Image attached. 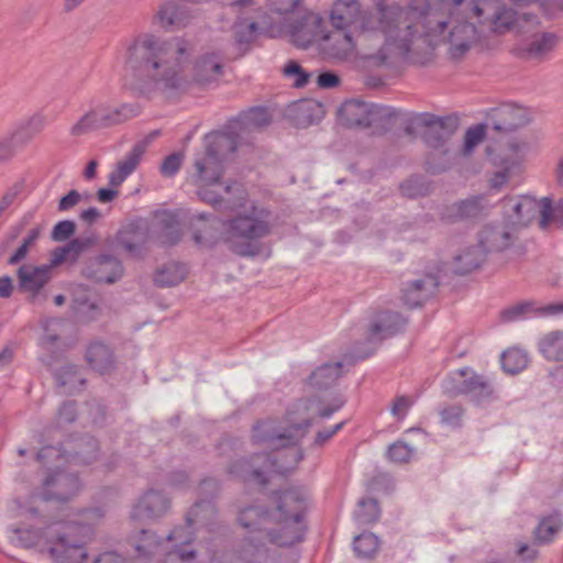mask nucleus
I'll use <instances>...</instances> for the list:
<instances>
[{"label": "nucleus", "mask_w": 563, "mask_h": 563, "mask_svg": "<svg viewBox=\"0 0 563 563\" xmlns=\"http://www.w3.org/2000/svg\"><path fill=\"white\" fill-rule=\"evenodd\" d=\"M156 133L144 137L143 140L137 141L132 145L130 151L120 159L113 170L109 174V185L112 187L121 186L126 178L136 170L140 165L146 150Z\"/></svg>", "instance_id": "obj_17"}, {"label": "nucleus", "mask_w": 563, "mask_h": 563, "mask_svg": "<svg viewBox=\"0 0 563 563\" xmlns=\"http://www.w3.org/2000/svg\"><path fill=\"white\" fill-rule=\"evenodd\" d=\"M186 272L178 264H168L158 269L155 275V283L161 286H175L184 280Z\"/></svg>", "instance_id": "obj_45"}, {"label": "nucleus", "mask_w": 563, "mask_h": 563, "mask_svg": "<svg viewBox=\"0 0 563 563\" xmlns=\"http://www.w3.org/2000/svg\"><path fill=\"white\" fill-rule=\"evenodd\" d=\"M60 386L65 387L68 393L76 391L85 384V378L75 365H65L56 374Z\"/></svg>", "instance_id": "obj_43"}, {"label": "nucleus", "mask_w": 563, "mask_h": 563, "mask_svg": "<svg viewBox=\"0 0 563 563\" xmlns=\"http://www.w3.org/2000/svg\"><path fill=\"white\" fill-rule=\"evenodd\" d=\"M343 401L339 397H333L329 402L322 404L313 399H300L292 404L286 412L285 424L290 438L295 441L302 437L307 428L317 417L327 418L339 410Z\"/></svg>", "instance_id": "obj_8"}, {"label": "nucleus", "mask_w": 563, "mask_h": 563, "mask_svg": "<svg viewBox=\"0 0 563 563\" xmlns=\"http://www.w3.org/2000/svg\"><path fill=\"white\" fill-rule=\"evenodd\" d=\"M86 275L97 283L112 284L123 275L121 262L112 256H99L86 269Z\"/></svg>", "instance_id": "obj_26"}, {"label": "nucleus", "mask_w": 563, "mask_h": 563, "mask_svg": "<svg viewBox=\"0 0 563 563\" xmlns=\"http://www.w3.org/2000/svg\"><path fill=\"white\" fill-rule=\"evenodd\" d=\"M412 450L402 442H396L389 446L388 457L396 463H404L411 457Z\"/></svg>", "instance_id": "obj_55"}, {"label": "nucleus", "mask_w": 563, "mask_h": 563, "mask_svg": "<svg viewBox=\"0 0 563 563\" xmlns=\"http://www.w3.org/2000/svg\"><path fill=\"white\" fill-rule=\"evenodd\" d=\"M170 508L169 498L158 490L146 492L134 508L135 517L157 518Z\"/></svg>", "instance_id": "obj_28"}, {"label": "nucleus", "mask_w": 563, "mask_h": 563, "mask_svg": "<svg viewBox=\"0 0 563 563\" xmlns=\"http://www.w3.org/2000/svg\"><path fill=\"white\" fill-rule=\"evenodd\" d=\"M559 38L553 33L533 34L523 47V52L531 58H541L551 53L558 45Z\"/></svg>", "instance_id": "obj_34"}, {"label": "nucleus", "mask_w": 563, "mask_h": 563, "mask_svg": "<svg viewBox=\"0 0 563 563\" xmlns=\"http://www.w3.org/2000/svg\"><path fill=\"white\" fill-rule=\"evenodd\" d=\"M155 22L163 29H183L194 20V14L176 0L164 1L154 15Z\"/></svg>", "instance_id": "obj_22"}, {"label": "nucleus", "mask_w": 563, "mask_h": 563, "mask_svg": "<svg viewBox=\"0 0 563 563\" xmlns=\"http://www.w3.org/2000/svg\"><path fill=\"white\" fill-rule=\"evenodd\" d=\"M323 20L320 15L307 12L295 23H290L286 27V32L290 41L299 46H309L317 37H322Z\"/></svg>", "instance_id": "obj_20"}, {"label": "nucleus", "mask_w": 563, "mask_h": 563, "mask_svg": "<svg viewBox=\"0 0 563 563\" xmlns=\"http://www.w3.org/2000/svg\"><path fill=\"white\" fill-rule=\"evenodd\" d=\"M86 361L95 372L106 374L115 366V358L112 350L102 342H92L86 351Z\"/></svg>", "instance_id": "obj_29"}, {"label": "nucleus", "mask_w": 563, "mask_h": 563, "mask_svg": "<svg viewBox=\"0 0 563 563\" xmlns=\"http://www.w3.org/2000/svg\"><path fill=\"white\" fill-rule=\"evenodd\" d=\"M307 494L298 488H291L275 497V507L271 515H280L288 518H302L307 509Z\"/></svg>", "instance_id": "obj_23"}, {"label": "nucleus", "mask_w": 563, "mask_h": 563, "mask_svg": "<svg viewBox=\"0 0 563 563\" xmlns=\"http://www.w3.org/2000/svg\"><path fill=\"white\" fill-rule=\"evenodd\" d=\"M500 170L496 172L489 179V185L494 189H500L506 186L509 179L519 173L518 170H509L507 166H497Z\"/></svg>", "instance_id": "obj_56"}, {"label": "nucleus", "mask_w": 563, "mask_h": 563, "mask_svg": "<svg viewBox=\"0 0 563 563\" xmlns=\"http://www.w3.org/2000/svg\"><path fill=\"white\" fill-rule=\"evenodd\" d=\"M269 123L268 114L265 110L256 109L250 111L244 119L239 122V126L234 131H229L228 133H233L236 135V140L253 130L261 129L263 126H266Z\"/></svg>", "instance_id": "obj_39"}, {"label": "nucleus", "mask_w": 563, "mask_h": 563, "mask_svg": "<svg viewBox=\"0 0 563 563\" xmlns=\"http://www.w3.org/2000/svg\"><path fill=\"white\" fill-rule=\"evenodd\" d=\"M489 205L483 197L465 199L453 207L454 217L459 220L477 219L487 213Z\"/></svg>", "instance_id": "obj_35"}, {"label": "nucleus", "mask_w": 563, "mask_h": 563, "mask_svg": "<svg viewBox=\"0 0 563 563\" xmlns=\"http://www.w3.org/2000/svg\"><path fill=\"white\" fill-rule=\"evenodd\" d=\"M476 19L497 34L520 25L518 13L503 0H433L424 18V45L445 43L452 58H461L477 38L476 29L465 15Z\"/></svg>", "instance_id": "obj_4"}, {"label": "nucleus", "mask_w": 563, "mask_h": 563, "mask_svg": "<svg viewBox=\"0 0 563 563\" xmlns=\"http://www.w3.org/2000/svg\"><path fill=\"white\" fill-rule=\"evenodd\" d=\"M96 243L95 239L88 238L85 240L74 239L66 246L58 250L53 260V264H57L68 256L77 257L81 252L92 246Z\"/></svg>", "instance_id": "obj_46"}, {"label": "nucleus", "mask_w": 563, "mask_h": 563, "mask_svg": "<svg viewBox=\"0 0 563 563\" xmlns=\"http://www.w3.org/2000/svg\"><path fill=\"white\" fill-rule=\"evenodd\" d=\"M487 251L481 242L460 250L453 257V271L455 274L465 275L481 267L485 261Z\"/></svg>", "instance_id": "obj_27"}, {"label": "nucleus", "mask_w": 563, "mask_h": 563, "mask_svg": "<svg viewBox=\"0 0 563 563\" xmlns=\"http://www.w3.org/2000/svg\"><path fill=\"white\" fill-rule=\"evenodd\" d=\"M100 130L121 125L141 113V107L137 103H121L110 106L98 103L91 107Z\"/></svg>", "instance_id": "obj_18"}, {"label": "nucleus", "mask_w": 563, "mask_h": 563, "mask_svg": "<svg viewBox=\"0 0 563 563\" xmlns=\"http://www.w3.org/2000/svg\"><path fill=\"white\" fill-rule=\"evenodd\" d=\"M191 42L180 35L159 38L153 33L134 36L125 47L123 68L125 87L135 97L172 99L188 87L216 88L225 73V57L220 48H206L192 57Z\"/></svg>", "instance_id": "obj_2"}, {"label": "nucleus", "mask_w": 563, "mask_h": 563, "mask_svg": "<svg viewBox=\"0 0 563 563\" xmlns=\"http://www.w3.org/2000/svg\"><path fill=\"white\" fill-rule=\"evenodd\" d=\"M530 122L529 111L518 104H505L492 118V129L496 135H515L514 132Z\"/></svg>", "instance_id": "obj_16"}, {"label": "nucleus", "mask_w": 563, "mask_h": 563, "mask_svg": "<svg viewBox=\"0 0 563 563\" xmlns=\"http://www.w3.org/2000/svg\"><path fill=\"white\" fill-rule=\"evenodd\" d=\"M527 148V142L519 135H494L486 146V155L494 166L520 172Z\"/></svg>", "instance_id": "obj_10"}, {"label": "nucleus", "mask_w": 563, "mask_h": 563, "mask_svg": "<svg viewBox=\"0 0 563 563\" xmlns=\"http://www.w3.org/2000/svg\"><path fill=\"white\" fill-rule=\"evenodd\" d=\"M413 401L410 397L407 396H397L390 405V413L398 421H401L406 418L409 412Z\"/></svg>", "instance_id": "obj_53"}, {"label": "nucleus", "mask_w": 563, "mask_h": 563, "mask_svg": "<svg viewBox=\"0 0 563 563\" xmlns=\"http://www.w3.org/2000/svg\"><path fill=\"white\" fill-rule=\"evenodd\" d=\"M236 148L235 134L213 133L206 137L203 146L194 154L189 177L202 200L211 205L231 202L230 195L235 187L225 184L222 178L227 162Z\"/></svg>", "instance_id": "obj_5"}, {"label": "nucleus", "mask_w": 563, "mask_h": 563, "mask_svg": "<svg viewBox=\"0 0 563 563\" xmlns=\"http://www.w3.org/2000/svg\"><path fill=\"white\" fill-rule=\"evenodd\" d=\"M324 110L321 103L314 100H305L295 103L290 110L289 115L298 126H308L322 119Z\"/></svg>", "instance_id": "obj_31"}, {"label": "nucleus", "mask_w": 563, "mask_h": 563, "mask_svg": "<svg viewBox=\"0 0 563 563\" xmlns=\"http://www.w3.org/2000/svg\"><path fill=\"white\" fill-rule=\"evenodd\" d=\"M51 265L24 264L16 272L19 289L26 294L30 300L35 301L52 277Z\"/></svg>", "instance_id": "obj_12"}, {"label": "nucleus", "mask_w": 563, "mask_h": 563, "mask_svg": "<svg viewBox=\"0 0 563 563\" xmlns=\"http://www.w3.org/2000/svg\"><path fill=\"white\" fill-rule=\"evenodd\" d=\"M426 143L429 148L426 161L429 169L433 173L448 169L455 156L449 141L442 137H428Z\"/></svg>", "instance_id": "obj_25"}, {"label": "nucleus", "mask_w": 563, "mask_h": 563, "mask_svg": "<svg viewBox=\"0 0 563 563\" xmlns=\"http://www.w3.org/2000/svg\"><path fill=\"white\" fill-rule=\"evenodd\" d=\"M439 268L435 264L426 265L418 276L402 289V298L410 307L419 306L427 295L438 286Z\"/></svg>", "instance_id": "obj_15"}, {"label": "nucleus", "mask_w": 563, "mask_h": 563, "mask_svg": "<svg viewBox=\"0 0 563 563\" xmlns=\"http://www.w3.org/2000/svg\"><path fill=\"white\" fill-rule=\"evenodd\" d=\"M98 452V443L89 437H76L59 446H45L37 459L47 467L41 486L14 500L16 516L27 523L9 530L10 542L33 551L51 563H87V542L92 530L70 518L66 506L81 489L79 477L66 470L74 462L88 464Z\"/></svg>", "instance_id": "obj_1"}, {"label": "nucleus", "mask_w": 563, "mask_h": 563, "mask_svg": "<svg viewBox=\"0 0 563 563\" xmlns=\"http://www.w3.org/2000/svg\"><path fill=\"white\" fill-rule=\"evenodd\" d=\"M284 75L292 79L296 87L305 86L310 77V74L306 73L302 67L295 60H289L284 67Z\"/></svg>", "instance_id": "obj_51"}, {"label": "nucleus", "mask_w": 563, "mask_h": 563, "mask_svg": "<svg viewBox=\"0 0 563 563\" xmlns=\"http://www.w3.org/2000/svg\"><path fill=\"white\" fill-rule=\"evenodd\" d=\"M271 511L265 512L257 507L244 508L239 515L240 525L246 529L263 527L265 530H267L268 523H271Z\"/></svg>", "instance_id": "obj_42"}, {"label": "nucleus", "mask_w": 563, "mask_h": 563, "mask_svg": "<svg viewBox=\"0 0 563 563\" xmlns=\"http://www.w3.org/2000/svg\"><path fill=\"white\" fill-rule=\"evenodd\" d=\"M429 0H408L379 2L366 12L360 0H334L329 21L333 29L358 30L364 56L377 64H386L424 45Z\"/></svg>", "instance_id": "obj_3"}, {"label": "nucleus", "mask_w": 563, "mask_h": 563, "mask_svg": "<svg viewBox=\"0 0 563 563\" xmlns=\"http://www.w3.org/2000/svg\"><path fill=\"white\" fill-rule=\"evenodd\" d=\"M402 325L404 319L398 313L383 311L371 321L369 334L374 339H384L398 332Z\"/></svg>", "instance_id": "obj_30"}, {"label": "nucleus", "mask_w": 563, "mask_h": 563, "mask_svg": "<svg viewBox=\"0 0 563 563\" xmlns=\"http://www.w3.org/2000/svg\"><path fill=\"white\" fill-rule=\"evenodd\" d=\"M216 219H207L205 214H198L192 223L194 238L197 243H202L213 236L217 225Z\"/></svg>", "instance_id": "obj_47"}, {"label": "nucleus", "mask_w": 563, "mask_h": 563, "mask_svg": "<svg viewBox=\"0 0 563 563\" xmlns=\"http://www.w3.org/2000/svg\"><path fill=\"white\" fill-rule=\"evenodd\" d=\"M76 419V410L73 405L65 404L58 411L57 423L63 426L68 422H73Z\"/></svg>", "instance_id": "obj_64"}, {"label": "nucleus", "mask_w": 563, "mask_h": 563, "mask_svg": "<svg viewBox=\"0 0 563 563\" xmlns=\"http://www.w3.org/2000/svg\"><path fill=\"white\" fill-rule=\"evenodd\" d=\"M274 461L267 453L253 454L249 457L234 461L228 473L235 479L244 483L266 484L269 473L274 468Z\"/></svg>", "instance_id": "obj_11"}, {"label": "nucleus", "mask_w": 563, "mask_h": 563, "mask_svg": "<svg viewBox=\"0 0 563 563\" xmlns=\"http://www.w3.org/2000/svg\"><path fill=\"white\" fill-rule=\"evenodd\" d=\"M81 200V195L77 190H70L58 201V211L65 212L74 208Z\"/></svg>", "instance_id": "obj_60"}, {"label": "nucleus", "mask_w": 563, "mask_h": 563, "mask_svg": "<svg viewBox=\"0 0 563 563\" xmlns=\"http://www.w3.org/2000/svg\"><path fill=\"white\" fill-rule=\"evenodd\" d=\"M40 236V229H33L29 232L27 236L23 240L22 244L18 247V250L12 254V256L8 260L9 264L13 265L22 260H24L29 253V249L31 245Z\"/></svg>", "instance_id": "obj_52"}, {"label": "nucleus", "mask_w": 563, "mask_h": 563, "mask_svg": "<svg viewBox=\"0 0 563 563\" xmlns=\"http://www.w3.org/2000/svg\"><path fill=\"white\" fill-rule=\"evenodd\" d=\"M321 38L322 49L330 58L347 60L356 55L357 43L352 31L333 29Z\"/></svg>", "instance_id": "obj_19"}, {"label": "nucleus", "mask_w": 563, "mask_h": 563, "mask_svg": "<svg viewBox=\"0 0 563 563\" xmlns=\"http://www.w3.org/2000/svg\"><path fill=\"white\" fill-rule=\"evenodd\" d=\"M99 130L100 128L97 123L96 117L91 108H89L78 118L76 122L71 124L69 128V134L73 137H80Z\"/></svg>", "instance_id": "obj_44"}, {"label": "nucleus", "mask_w": 563, "mask_h": 563, "mask_svg": "<svg viewBox=\"0 0 563 563\" xmlns=\"http://www.w3.org/2000/svg\"><path fill=\"white\" fill-rule=\"evenodd\" d=\"M120 247L131 255H137L144 244L143 234L133 227L120 230L115 236Z\"/></svg>", "instance_id": "obj_40"}, {"label": "nucleus", "mask_w": 563, "mask_h": 563, "mask_svg": "<svg viewBox=\"0 0 563 563\" xmlns=\"http://www.w3.org/2000/svg\"><path fill=\"white\" fill-rule=\"evenodd\" d=\"M234 198L230 196L232 207H241L233 218L222 223L221 239L227 247L241 256H256L263 245L260 239L269 233V223L267 211L255 206L245 197L242 188L235 186Z\"/></svg>", "instance_id": "obj_6"}, {"label": "nucleus", "mask_w": 563, "mask_h": 563, "mask_svg": "<svg viewBox=\"0 0 563 563\" xmlns=\"http://www.w3.org/2000/svg\"><path fill=\"white\" fill-rule=\"evenodd\" d=\"M563 528V519L558 514H552L540 520L534 529V541L538 544H545L555 538Z\"/></svg>", "instance_id": "obj_36"}, {"label": "nucleus", "mask_w": 563, "mask_h": 563, "mask_svg": "<svg viewBox=\"0 0 563 563\" xmlns=\"http://www.w3.org/2000/svg\"><path fill=\"white\" fill-rule=\"evenodd\" d=\"M552 214L553 208L549 198L538 200L530 196H520L504 202V218L518 231L529 225L537 216H540V225L545 228Z\"/></svg>", "instance_id": "obj_9"}, {"label": "nucleus", "mask_w": 563, "mask_h": 563, "mask_svg": "<svg viewBox=\"0 0 563 563\" xmlns=\"http://www.w3.org/2000/svg\"><path fill=\"white\" fill-rule=\"evenodd\" d=\"M251 439L254 445L269 450L285 446L294 441L285 424L274 419L258 421L253 427Z\"/></svg>", "instance_id": "obj_14"}, {"label": "nucleus", "mask_w": 563, "mask_h": 563, "mask_svg": "<svg viewBox=\"0 0 563 563\" xmlns=\"http://www.w3.org/2000/svg\"><path fill=\"white\" fill-rule=\"evenodd\" d=\"M162 540L154 533L142 531L133 539V547L140 558H151L158 553Z\"/></svg>", "instance_id": "obj_41"}, {"label": "nucleus", "mask_w": 563, "mask_h": 563, "mask_svg": "<svg viewBox=\"0 0 563 563\" xmlns=\"http://www.w3.org/2000/svg\"><path fill=\"white\" fill-rule=\"evenodd\" d=\"M340 77L335 73L327 71L318 76L317 84L319 87L329 89L340 85Z\"/></svg>", "instance_id": "obj_63"}, {"label": "nucleus", "mask_w": 563, "mask_h": 563, "mask_svg": "<svg viewBox=\"0 0 563 563\" xmlns=\"http://www.w3.org/2000/svg\"><path fill=\"white\" fill-rule=\"evenodd\" d=\"M379 517V508L375 500H361L356 511V519L364 525L375 522Z\"/></svg>", "instance_id": "obj_50"}, {"label": "nucleus", "mask_w": 563, "mask_h": 563, "mask_svg": "<svg viewBox=\"0 0 563 563\" xmlns=\"http://www.w3.org/2000/svg\"><path fill=\"white\" fill-rule=\"evenodd\" d=\"M540 353L551 362L563 360V331L556 330L543 334L538 343Z\"/></svg>", "instance_id": "obj_33"}, {"label": "nucleus", "mask_w": 563, "mask_h": 563, "mask_svg": "<svg viewBox=\"0 0 563 563\" xmlns=\"http://www.w3.org/2000/svg\"><path fill=\"white\" fill-rule=\"evenodd\" d=\"M378 549V539L372 533H362L354 539V550L360 558H369Z\"/></svg>", "instance_id": "obj_49"}, {"label": "nucleus", "mask_w": 563, "mask_h": 563, "mask_svg": "<svg viewBox=\"0 0 563 563\" xmlns=\"http://www.w3.org/2000/svg\"><path fill=\"white\" fill-rule=\"evenodd\" d=\"M462 390L476 400L487 398L493 394L490 382L485 376L473 372L463 380Z\"/></svg>", "instance_id": "obj_37"}, {"label": "nucleus", "mask_w": 563, "mask_h": 563, "mask_svg": "<svg viewBox=\"0 0 563 563\" xmlns=\"http://www.w3.org/2000/svg\"><path fill=\"white\" fill-rule=\"evenodd\" d=\"M271 8L280 15H287L295 12L302 0H269Z\"/></svg>", "instance_id": "obj_59"}, {"label": "nucleus", "mask_w": 563, "mask_h": 563, "mask_svg": "<svg viewBox=\"0 0 563 563\" xmlns=\"http://www.w3.org/2000/svg\"><path fill=\"white\" fill-rule=\"evenodd\" d=\"M271 523L267 528L269 540L279 547H290L303 538L305 522L302 518H288L280 515H271Z\"/></svg>", "instance_id": "obj_13"}, {"label": "nucleus", "mask_w": 563, "mask_h": 563, "mask_svg": "<svg viewBox=\"0 0 563 563\" xmlns=\"http://www.w3.org/2000/svg\"><path fill=\"white\" fill-rule=\"evenodd\" d=\"M228 8L234 15L232 36L239 46H249L266 24L267 14L257 0H232Z\"/></svg>", "instance_id": "obj_7"}, {"label": "nucleus", "mask_w": 563, "mask_h": 563, "mask_svg": "<svg viewBox=\"0 0 563 563\" xmlns=\"http://www.w3.org/2000/svg\"><path fill=\"white\" fill-rule=\"evenodd\" d=\"M517 232L504 218L503 222L486 227L481 233L479 242L487 252H500L514 243Z\"/></svg>", "instance_id": "obj_21"}, {"label": "nucleus", "mask_w": 563, "mask_h": 563, "mask_svg": "<svg viewBox=\"0 0 563 563\" xmlns=\"http://www.w3.org/2000/svg\"><path fill=\"white\" fill-rule=\"evenodd\" d=\"M181 161L183 156L180 154H172L167 156L161 164V173L167 177L175 175L180 168Z\"/></svg>", "instance_id": "obj_58"}, {"label": "nucleus", "mask_w": 563, "mask_h": 563, "mask_svg": "<svg viewBox=\"0 0 563 563\" xmlns=\"http://www.w3.org/2000/svg\"><path fill=\"white\" fill-rule=\"evenodd\" d=\"M529 310H530V305L529 303L515 305L512 307H509V308L505 309L501 312V318L505 321H511V320H515V319L523 316Z\"/></svg>", "instance_id": "obj_61"}, {"label": "nucleus", "mask_w": 563, "mask_h": 563, "mask_svg": "<svg viewBox=\"0 0 563 563\" xmlns=\"http://www.w3.org/2000/svg\"><path fill=\"white\" fill-rule=\"evenodd\" d=\"M340 119L346 126H361L371 124L369 107L360 101H347L340 108Z\"/></svg>", "instance_id": "obj_32"}, {"label": "nucleus", "mask_w": 563, "mask_h": 563, "mask_svg": "<svg viewBox=\"0 0 563 563\" xmlns=\"http://www.w3.org/2000/svg\"><path fill=\"white\" fill-rule=\"evenodd\" d=\"M486 135V128L483 124L471 126L464 135L461 153L463 156H470L474 148L482 143Z\"/></svg>", "instance_id": "obj_48"}, {"label": "nucleus", "mask_w": 563, "mask_h": 563, "mask_svg": "<svg viewBox=\"0 0 563 563\" xmlns=\"http://www.w3.org/2000/svg\"><path fill=\"white\" fill-rule=\"evenodd\" d=\"M19 133L20 131H16L10 137L0 141V162L9 161L15 154Z\"/></svg>", "instance_id": "obj_57"}, {"label": "nucleus", "mask_w": 563, "mask_h": 563, "mask_svg": "<svg viewBox=\"0 0 563 563\" xmlns=\"http://www.w3.org/2000/svg\"><path fill=\"white\" fill-rule=\"evenodd\" d=\"M76 230V224L71 220H63L55 224L52 231V239L62 242L70 238Z\"/></svg>", "instance_id": "obj_54"}, {"label": "nucleus", "mask_w": 563, "mask_h": 563, "mask_svg": "<svg viewBox=\"0 0 563 563\" xmlns=\"http://www.w3.org/2000/svg\"><path fill=\"white\" fill-rule=\"evenodd\" d=\"M92 563H143L140 560H136L134 562H128L122 555H120L117 552H104L99 554Z\"/></svg>", "instance_id": "obj_62"}, {"label": "nucleus", "mask_w": 563, "mask_h": 563, "mask_svg": "<svg viewBox=\"0 0 563 563\" xmlns=\"http://www.w3.org/2000/svg\"><path fill=\"white\" fill-rule=\"evenodd\" d=\"M503 369L508 374H517L523 371L529 364L528 353L517 346L507 349L501 354Z\"/></svg>", "instance_id": "obj_38"}, {"label": "nucleus", "mask_w": 563, "mask_h": 563, "mask_svg": "<svg viewBox=\"0 0 563 563\" xmlns=\"http://www.w3.org/2000/svg\"><path fill=\"white\" fill-rule=\"evenodd\" d=\"M342 375V363H325L314 368L305 379L303 386L311 393H323L334 386Z\"/></svg>", "instance_id": "obj_24"}]
</instances>
